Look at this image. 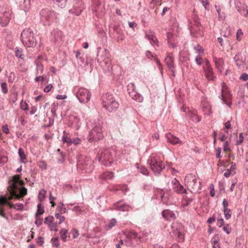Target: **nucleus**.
Returning a JSON list of instances; mask_svg holds the SVG:
<instances>
[{
  "mask_svg": "<svg viewBox=\"0 0 248 248\" xmlns=\"http://www.w3.org/2000/svg\"><path fill=\"white\" fill-rule=\"evenodd\" d=\"M91 96V93L84 88H79L77 93V97L81 103L88 102L90 100Z\"/></svg>",
  "mask_w": 248,
  "mask_h": 248,
  "instance_id": "9b49d317",
  "label": "nucleus"
},
{
  "mask_svg": "<svg viewBox=\"0 0 248 248\" xmlns=\"http://www.w3.org/2000/svg\"><path fill=\"white\" fill-rule=\"evenodd\" d=\"M224 220L221 216H220V218H217V225L219 227H221L224 225Z\"/></svg>",
  "mask_w": 248,
  "mask_h": 248,
  "instance_id": "680f3d73",
  "label": "nucleus"
},
{
  "mask_svg": "<svg viewBox=\"0 0 248 248\" xmlns=\"http://www.w3.org/2000/svg\"><path fill=\"white\" fill-rule=\"evenodd\" d=\"M172 189L174 192L179 194H187L186 189L184 188L178 180L174 178L172 180Z\"/></svg>",
  "mask_w": 248,
  "mask_h": 248,
  "instance_id": "ddd939ff",
  "label": "nucleus"
},
{
  "mask_svg": "<svg viewBox=\"0 0 248 248\" xmlns=\"http://www.w3.org/2000/svg\"><path fill=\"white\" fill-rule=\"evenodd\" d=\"M32 31L30 29H24L21 34V40L23 44L27 47H34L36 45V40L34 37Z\"/></svg>",
  "mask_w": 248,
  "mask_h": 248,
  "instance_id": "39448f33",
  "label": "nucleus"
},
{
  "mask_svg": "<svg viewBox=\"0 0 248 248\" xmlns=\"http://www.w3.org/2000/svg\"><path fill=\"white\" fill-rule=\"evenodd\" d=\"M171 233H172L171 235L175 237L177 241L182 242L184 241L185 239L184 235L178 229L176 228L172 231Z\"/></svg>",
  "mask_w": 248,
  "mask_h": 248,
  "instance_id": "412c9836",
  "label": "nucleus"
},
{
  "mask_svg": "<svg viewBox=\"0 0 248 248\" xmlns=\"http://www.w3.org/2000/svg\"><path fill=\"white\" fill-rule=\"evenodd\" d=\"M244 140V137L243 135V133H241L239 134V140L236 141V144L237 145H240L241 144Z\"/></svg>",
  "mask_w": 248,
  "mask_h": 248,
  "instance_id": "bf43d9fd",
  "label": "nucleus"
},
{
  "mask_svg": "<svg viewBox=\"0 0 248 248\" xmlns=\"http://www.w3.org/2000/svg\"><path fill=\"white\" fill-rule=\"evenodd\" d=\"M18 154L21 159V162L24 163V160L26 159V156L22 148H20L18 149Z\"/></svg>",
  "mask_w": 248,
  "mask_h": 248,
  "instance_id": "473e14b6",
  "label": "nucleus"
},
{
  "mask_svg": "<svg viewBox=\"0 0 248 248\" xmlns=\"http://www.w3.org/2000/svg\"><path fill=\"white\" fill-rule=\"evenodd\" d=\"M213 60L215 63L216 68L220 73H221L223 70V65L224 62L223 59L221 58H214Z\"/></svg>",
  "mask_w": 248,
  "mask_h": 248,
  "instance_id": "393cba45",
  "label": "nucleus"
},
{
  "mask_svg": "<svg viewBox=\"0 0 248 248\" xmlns=\"http://www.w3.org/2000/svg\"><path fill=\"white\" fill-rule=\"evenodd\" d=\"M115 152L112 149H100L97 154V158L99 162L105 166L110 165Z\"/></svg>",
  "mask_w": 248,
  "mask_h": 248,
  "instance_id": "7ed1b4c3",
  "label": "nucleus"
},
{
  "mask_svg": "<svg viewBox=\"0 0 248 248\" xmlns=\"http://www.w3.org/2000/svg\"><path fill=\"white\" fill-rule=\"evenodd\" d=\"M216 10H217V12L218 13V18L220 19H221L222 20H224L225 18V16L224 14H223V15L221 14V10H220V9L218 7V8H217Z\"/></svg>",
  "mask_w": 248,
  "mask_h": 248,
  "instance_id": "5fc2aeb1",
  "label": "nucleus"
},
{
  "mask_svg": "<svg viewBox=\"0 0 248 248\" xmlns=\"http://www.w3.org/2000/svg\"><path fill=\"white\" fill-rule=\"evenodd\" d=\"M162 215L164 218L167 219H174L175 218V214L172 211H170V210H163L162 212Z\"/></svg>",
  "mask_w": 248,
  "mask_h": 248,
  "instance_id": "a878e982",
  "label": "nucleus"
},
{
  "mask_svg": "<svg viewBox=\"0 0 248 248\" xmlns=\"http://www.w3.org/2000/svg\"><path fill=\"white\" fill-rule=\"evenodd\" d=\"M57 151L60 152V153L58 154L59 156L57 157V162L59 163H62L65 160L64 156L62 153L60 152V149H58Z\"/></svg>",
  "mask_w": 248,
  "mask_h": 248,
  "instance_id": "4c0bfd02",
  "label": "nucleus"
},
{
  "mask_svg": "<svg viewBox=\"0 0 248 248\" xmlns=\"http://www.w3.org/2000/svg\"><path fill=\"white\" fill-rule=\"evenodd\" d=\"M67 233V230L66 229H61L60 232V233L61 234V237L63 241H66L67 240V239H66Z\"/></svg>",
  "mask_w": 248,
  "mask_h": 248,
  "instance_id": "58836bf2",
  "label": "nucleus"
},
{
  "mask_svg": "<svg viewBox=\"0 0 248 248\" xmlns=\"http://www.w3.org/2000/svg\"><path fill=\"white\" fill-rule=\"evenodd\" d=\"M219 241V236L218 234H215L211 240V242L213 243L214 244H217Z\"/></svg>",
  "mask_w": 248,
  "mask_h": 248,
  "instance_id": "6e6d98bb",
  "label": "nucleus"
},
{
  "mask_svg": "<svg viewBox=\"0 0 248 248\" xmlns=\"http://www.w3.org/2000/svg\"><path fill=\"white\" fill-rule=\"evenodd\" d=\"M240 79L247 81L248 79V74L246 73L242 74L240 77Z\"/></svg>",
  "mask_w": 248,
  "mask_h": 248,
  "instance_id": "0e129e2a",
  "label": "nucleus"
},
{
  "mask_svg": "<svg viewBox=\"0 0 248 248\" xmlns=\"http://www.w3.org/2000/svg\"><path fill=\"white\" fill-rule=\"evenodd\" d=\"M52 87L53 86L52 85V84H48L46 86V87L44 88V91L46 93H48L51 90Z\"/></svg>",
  "mask_w": 248,
  "mask_h": 248,
  "instance_id": "69168bd1",
  "label": "nucleus"
},
{
  "mask_svg": "<svg viewBox=\"0 0 248 248\" xmlns=\"http://www.w3.org/2000/svg\"><path fill=\"white\" fill-rule=\"evenodd\" d=\"M102 105L109 112L115 111L119 104L112 94L106 93L102 97Z\"/></svg>",
  "mask_w": 248,
  "mask_h": 248,
  "instance_id": "20e7f679",
  "label": "nucleus"
},
{
  "mask_svg": "<svg viewBox=\"0 0 248 248\" xmlns=\"http://www.w3.org/2000/svg\"><path fill=\"white\" fill-rule=\"evenodd\" d=\"M15 54H16V56L18 58H19L22 59L24 58V57H23L24 55L22 53V49L21 48H19V47L16 48Z\"/></svg>",
  "mask_w": 248,
  "mask_h": 248,
  "instance_id": "c9c22d12",
  "label": "nucleus"
},
{
  "mask_svg": "<svg viewBox=\"0 0 248 248\" xmlns=\"http://www.w3.org/2000/svg\"><path fill=\"white\" fill-rule=\"evenodd\" d=\"M190 20L192 21V22L193 23V25H197V27L198 26L201 25V23L199 21V18L197 15H195V14H193L192 16L191 19H189L188 21Z\"/></svg>",
  "mask_w": 248,
  "mask_h": 248,
  "instance_id": "c756f323",
  "label": "nucleus"
},
{
  "mask_svg": "<svg viewBox=\"0 0 248 248\" xmlns=\"http://www.w3.org/2000/svg\"><path fill=\"white\" fill-rule=\"evenodd\" d=\"M243 35V32L241 31V29H239L237 30V31L236 32V39L240 41V40H241V36H242Z\"/></svg>",
  "mask_w": 248,
  "mask_h": 248,
  "instance_id": "4d7b16f0",
  "label": "nucleus"
},
{
  "mask_svg": "<svg viewBox=\"0 0 248 248\" xmlns=\"http://www.w3.org/2000/svg\"><path fill=\"white\" fill-rule=\"evenodd\" d=\"M185 182L188 190L192 193L199 192L201 188V183L198 181L197 177L192 174H188L185 178Z\"/></svg>",
  "mask_w": 248,
  "mask_h": 248,
  "instance_id": "f03ea898",
  "label": "nucleus"
},
{
  "mask_svg": "<svg viewBox=\"0 0 248 248\" xmlns=\"http://www.w3.org/2000/svg\"><path fill=\"white\" fill-rule=\"evenodd\" d=\"M11 18V14L9 12H5L0 16V23L2 26L7 25Z\"/></svg>",
  "mask_w": 248,
  "mask_h": 248,
  "instance_id": "f3484780",
  "label": "nucleus"
},
{
  "mask_svg": "<svg viewBox=\"0 0 248 248\" xmlns=\"http://www.w3.org/2000/svg\"><path fill=\"white\" fill-rule=\"evenodd\" d=\"M8 190L10 193L8 200L13 199H20L27 193V189L24 187V182L21 179L20 175H15L13 176L12 180L8 181Z\"/></svg>",
  "mask_w": 248,
  "mask_h": 248,
  "instance_id": "f257e3e1",
  "label": "nucleus"
},
{
  "mask_svg": "<svg viewBox=\"0 0 248 248\" xmlns=\"http://www.w3.org/2000/svg\"><path fill=\"white\" fill-rule=\"evenodd\" d=\"M166 137L168 140V141L171 144L175 145L177 144H182V141L179 139L177 137L172 135L170 133H169L166 135Z\"/></svg>",
  "mask_w": 248,
  "mask_h": 248,
  "instance_id": "6ab92c4d",
  "label": "nucleus"
},
{
  "mask_svg": "<svg viewBox=\"0 0 248 248\" xmlns=\"http://www.w3.org/2000/svg\"><path fill=\"white\" fill-rule=\"evenodd\" d=\"M190 117L192 119V120L196 123L199 122L201 121V119L199 118V117L193 113H191Z\"/></svg>",
  "mask_w": 248,
  "mask_h": 248,
  "instance_id": "49530a36",
  "label": "nucleus"
},
{
  "mask_svg": "<svg viewBox=\"0 0 248 248\" xmlns=\"http://www.w3.org/2000/svg\"><path fill=\"white\" fill-rule=\"evenodd\" d=\"M34 62L36 64V75L42 74L44 71V67L43 64L37 60H36Z\"/></svg>",
  "mask_w": 248,
  "mask_h": 248,
  "instance_id": "c85d7f7f",
  "label": "nucleus"
},
{
  "mask_svg": "<svg viewBox=\"0 0 248 248\" xmlns=\"http://www.w3.org/2000/svg\"><path fill=\"white\" fill-rule=\"evenodd\" d=\"M109 34L111 38L117 40V41H123L124 39L123 31L118 25H109Z\"/></svg>",
  "mask_w": 248,
  "mask_h": 248,
  "instance_id": "0eeeda50",
  "label": "nucleus"
},
{
  "mask_svg": "<svg viewBox=\"0 0 248 248\" xmlns=\"http://www.w3.org/2000/svg\"><path fill=\"white\" fill-rule=\"evenodd\" d=\"M211 107L209 106H206L203 107V111L206 113L208 115H210L211 111L210 110Z\"/></svg>",
  "mask_w": 248,
  "mask_h": 248,
  "instance_id": "864d4df0",
  "label": "nucleus"
},
{
  "mask_svg": "<svg viewBox=\"0 0 248 248\" xmlns=\"http://www.w3.org/2000/svg\"><path fill=\"white\" fill-rule=\"evenodd\" d=\"M101 64V65L104 67L105 70L109 71L110 69H111V60L110 58H108L105 60L103 61L102 62H99Z\"/></svg>",
  "mask_w": 248,
  "mask_h": 248,
  "instance_id": "bb28decb",
  "label": "nucleus"
},
{
  "mask_svg": "<svg viewBox=\"0 0 248 248\" xmlns=\"http://www.w3.org/2000/svg\"><path fill=\"white\" fill-rule=\"evenodd\" d=\"M60 214H61L60 213V212H59V213H56V214H55V217H56L57 218L59 219V224L62 223V222L64 220V219H65V217H63V216H61L60 215Z\"/></svg>",
  "mask_w": 248,
  "mask_h": 248,
  "instance_id": "09e8293b",
  "label": "nucleus"
},
{
  "mask_svg": "<svg viewBox=\"0 0 248 248\" xmlns=\"http://www.w3.org/2000/svg\"><path fill=\"white\" fill-rule=\"evenodd\" d=\"M124 239V244L127 246L133 247L139 244L141 242V236H138L137 232L133 231L128 232L125 233Z\"/></svg>",
  "mask_w": 248,
  "mask_h": 248,
  "instance_id": "423d86ee",
  "label": "nucleus"
},
{
  "mask_svg": "<svg viewBox=\"0 0 248 248\" xmlns=\"http://www.w3.org/2000/svg\"><path fill=\"white\" fill-rule=\"evenodd\" d=\"M40 14V21L44 26L49 25L56 16V13L48 9L42 10Z\"/></svg>",
  "mask_w": 248,
  "mask_h": 248,
  "instance_id": "6e6552de",
  "label": "nucleus"
},
{
  "mask_svg": "<svg viewBox=\"0 0 248 248\" xmlns=\"http://www.w3.org/2000/svg\"><path fill=\"white\" fill-rule=\"evenodd\" d=\"M140 172L145 175H147L148 174V170L146 168L142 166H141L140 168Z\"/></svg>",
  "mask_w": 248,
  "mask_h": 248,
  "instance_id": "e2e57ef3",
  "label": "nucleus"
},
{
  "mask_svg": "<svg viewBox=\"0 0 248 248\" xmlns=\"http://www.w3.org/2000/svg\"><path fill=\"white\" fill-rule=\"evenodd\" d=\"M232 170L231 169H228L224 173V176L225 177H229L230 175L232 174Z\"/></svg>",
  "mask_w": 248,
  "mask_h": 248,
  "instance_id": "338daca9",
  "label": "nucleus"
},
{
  "mask_svg": "<svg viewBox=\"0 0 248 248\" xmlns=\"http://www.w3.org/2000/svg\"><path fill=\"white\" fill-rule=\"evenodd\" d=\"M8 200L4 196H0V205H3L6 204Z\"/></svg>",
  "mask_w": 248,
  "mask_h": 248,
  "instance_id": "603ef678",
  "label": "nucleus"
},
{
  "mask_svg": "<svg viewBox=\"0 0 248 248\" xmlns=\"http://www.w3.org/2000/svg\"><path fill=\"white\" fill-rule=\"evenodd\" d=\"M145 37L149 40L150 43L152 45H157L158 41L156 37L154 35V33L151 31H149L146 33Z\"/></svg>",
  "mask_w": 248,
  "mask_h": 248,
  "instance_id": "5701e85b",
  "label": "nucleus"
},
{
  "mask_svg": "<svg viewBox=\"0 0 248 248\" xmlns=\"http://www.w3.org/2000/svg\"><path fill=\"white\" fill-rule=\"evenodd\" d=\"M147 163L150 165L152 170L155 173H159L165 168L163 163L161 161H158L154 156H150L147 160Z\"/></svg>",
  "mask_w": 248,
  "mask_h": 248,
  "instance_id": "1a4fd4ad",
  "label": "nucleus"
},
{
  "mask_svg": "<svg viewBox=\"0 0 248 248\" xmlns=\"http://www.w3.org/2000/svg\"><path fill=\"white\" fill-rule=\"evenodd\" d=\"M58 104L53 103V104L52 105L51 111L52 116L54 117L56 116V109H57V108L58 107Z\"/></svg>",
  "mask_w": 248,
  "mask_h": 248,
  "instance_id": "a18cd8bd",
  "label": "nucleus"
},
{
  "mask_svg": "<svg viewBox=\"0 0 248 248\" xmlns=\"http://www.w3.org/2000/svg\"><path fill=\"white\" fill-rule=\"evenodd\" d=\"M45 212L43 207H42L41 203H38L37 205V210L36 213V216L42 215Z\"/></svg>",
  "mask_w": 248,
  "mask_h": 248,
  "instance_id": "ea45409f",
  "label": "nucleus"
},
{
  "mask_svg": "<svg viewBox=\"0 0 248 248\" xmlns=\"http://www.w3.org/2000/svg\"><path fill=\"white\" fill-rule=\"evenodd\" d=\"M1 88L2 91L5 94L8 92L7 83L6 82H2L1 83Z\"/></svg>",
  "mask_w": 248,
  "mask_h": 248,
  "instance_id": "3c124183",
  "label": "nucleus"
},
{
  "mask_svg": "<svg viewBox=\"0 0 248 248\" xmlns=\"http://www.w3.org/2000/svg\"><path fill=\"white\" fill-rule=\"evenodd\" d=\"M195 61L196 63L199 65H201L202 63V58L200 56H198L196 57Z\"/></svg>",
  "mask_w": 248,
  "mask_h": 248,
  "instance_id": "774afa93",
  "label": "nucleus"
},
{
  "mask_svg": "<svg viewBox=\"0 0 248 248\" xmlns=\"http://www.w3.org/2000/svg\"><path fill=\"white\" fill-rule=\"evenodd\" d=\"M223 230L226 232L227 234H230L231 232V228L229 224H227L223 226Z\"/></svg>",
  "mask_w": 248,
  "mask_h": 248,
  "instance_id": "8fccbe9b",
  "label": "nucleus"
},
{
  "mask_svg": "<svg viewBox=\"0 0 248 248\" xmlns=\"http://www.w3.org/2000/svg\"><path fill=\"white\" fill-rule=\"evenodd\" d=\"M50 229L51 231L54 230L55 232H57L58 231V229L57 228V225L56 223H55L53 222L50 226H49Z\"/></svg>",
  "mask_w": 248,
  "mask_h": 248,
  "instance_id": "052dcab7",
  "label": "nucleus"
},
{
  "mask_svg": "<svg viewBox=\"0 0 248 248\" xmlns=\"http://www.w3.org/2000/svg\"><path fill=\"white\" fill-rule=\"evenodd\" d=\"M204 72L205 76L209 80H214L215 78L213 68L211 67H203Z\"/></svg>",
  "mask_w": 248,
  "mask_h": 248,
  "instance_id": "4be33fe9",
  "label": "nucleus"
},
{
  "mask_svg": "<svg viewBox=\"0 0 248 248\" xmlns=\"http://www.w3.org/2000/svg\"><path fill=\"white\" fill-rule=\"evenodd\" d=\"M158 193L161 196V201L163 202L166 203L167 201L166 200V197H165V193L164 191L162 189L159 190Z\"/></svg>",
  "mask_w": 248,
  "mask_h": 248,
  "instance_id": "de8ad7c7",
  "label": "nucleus"
},
{
  "mask_svg": "<svg viewBox=\"0 0 248 248\" xmlns=\"http://www.w3.org/2000/svg\"><path fill=\"white\" fill-rule=\"evenodd\" d=\"M224 214L225 215V218L228 220L231 217V214L230 213L231 210L229 208L224 209Z\"/></svg>",
  "mask_w": 248,
  "mask_h": 248,
  "instance_id": "37998d69",
  "label": "nucleus"
},
{
  "mask_svg": "<svg viewBox=\"0 0 248 248\" xmlns=\"http://www.w3.org/2000/svg\"><path fill=\"white\" fill-rule=\"evenodd\" d=\"M221 97L222 103L230 107L232 104L231 102L228 103L227 100L231 99L232 95L228 91L227 87L225 85L222 86Z\"/></svg>",
  "mask_w": 248,
  "mask_h": 248,
  "instance_id": "4468645a",
  "label": "nucleus"
},
{
  "mask_svg": "<svg viewBox=\"0 0 248 248\" xmlns=\"http://www.w3.org/2000/svg\"><path fill=\"white\" fill-rule=\"evenodd\" d=\"M54 217L52 216H48L45 218L44 223L48 226L53 222Z\"/></svg>",
  "mask_w": 248,
  "mask_h": 248,
  "instance_id": "79ce46f5",
  "label": "nucleus"
},
{
  "mask_svg": "<svg viewBox=\"0 0 248 248\" xmlns=\"http://www.w3.org/2000/svg\"><path fill=\"white\" fill-rule=\"evenodd\" d=\"M53 1L56 2L59 7L63 8L65 6L67 0H53Z\"/></svg>",
  "mask_w": 248,
  "mask_h": 248,
  "instance_id": "e433bc0d",
  "label": "nucleus"
},
{
  "mask_svg": "<svg viewBox=\"0 0 248 248\" xmlns=\"http://www.w3.org/2000/svg\"><path fill=\"white\" fill-rule=\"evenodd\" d=\"M113 173L110 171L106 172L101 175L103 179H111L113 177Z\"/></svg>",
  "mask_w": 248,
  "mask_h": 248,
  "instance_id": "2f4dec72",
  "label": "nucleus"
},
{
  "mask_svg": "<svg viewBox=\"0 0 248 248\" xmlns=\"http://www.w3.org/2000/svg\"><path fill=\"white\" fill-rule=\"evenodd\" d=\"M241 54H238L235 55L234 59H235V61L236 63V65L238 66L239 67L244 62L242 60H240V57H241Z\"/></svg>",
  "mask_w": 248,
  "mask_h": 248,
  "instance_id": "f704fd0d",
  "label": "nucleus"
},
{
  "mask_svg": "<svg viewBox=\"0 0 248 248\" xmlns=\"http://www.w3.org/2000/svg\"><path fill=\"white\" fill-rule=\"evenodd\" d=\"M58 208L59 209V212H60L61 214H64L66 212V209L62 202L59 203L58 205Z\"/></svg>",
  "mask_w": 248,
  "mask_h": 248,
  "instance_id": "a19ab883",
  "label": "nucleus"
},
{
  "mask_svg": "<svg viewBox=\"0 0 248 248\" xmlns=\"http://www.w3.org/2000/svg\"><path fill=\"white\" fill-rule=\"evenodd\" d=\"M183 204L185 206H188L191 202L194 200V197L193 196L188 197L186 195L183 196Z\"/></svg>",
  "mask_w": 248,
  "mask_h": 248,
  "instance_id": "cd10ccee",
  "label": "nucleus"
},
{
  "mask_svg": "<svg viewBox=\"0 0 248 248\" xmlns=\"http://www.w3.org/2000/svg\"><path fill=\"white\" fill-rule=\"evenodd\" d=\"M77 166L78 167H82V169L85 170L87 172H91L93 169V161L89 158L79 160L77 162Z\"/></svg>",
  "mask_w": 248,
  "mask_h": 248,
  "instance_id": "f8f14e48",
  "label": "nucleus"
},
{
  "mask_svg": "<svg viewBox=\"0 0 248 248\" xmlns=\"http://www.w3.org/2000/svg\"><path fill=\"white\" fill-rule=\"evenodd\" d=\"M103 138V135L102 129L99 126H95L90 132L89 135V141L93 142L102 140Z\"/></svg>",
  "mask_w": 248,
  "mask_h": 248,
  "instance_id": "9d476101",
  "label": "nucleus"
},
{
  "mask_svg": "<svg viewBox=\"0 0 248 248\" xmlns=\"http://www.w3.org/2000/svg\"><path fill=\"white\" fill-rule=\"evenodd\" d=\"M116 223V220L115 219L113 218L111 219L108 224H107L105 225V228L107 230H110L111 229L113 226H115V224Z\"/></svg>",
  "mask_w": 248,
  "mask_h": 248,
  "instance_id": "72a5a7b5",
  "label": "nucleus"
},
{
  "mask_svg": "<svg viewBox=\"0 0 248 248\" xmlns=\"http://www.w3.org/2000/svg\"><path fill=\"white\" fill-rule=\"evenodd\" d=\"M109 57V53L106 49L98 47L97 48V60L98 62H102Z\"/></svg>",
  "mask_w": 248,
  "mask_h": 248,
  "instance_id": "2eb2a0df",
  "label": "nucleus"
},
{
  "mask_svg": "<svg viewBox=\"0 0 248 248\" xmlns=\"http://www.w3.org/2000/svg\"><path fill=\"white\" fill-rule=\"evenodd\" d=\"M165 62L167 65L168 68L173 73V75H174V66L172 58L171 56H169L166 58Z\"/></svg>",
  "mask_w": 248,
  "mask_h": 248,
  "instance_id": "b1692460",
  "label": "nucleus"
},
{
  "mask_svg": "<svg viewBox=\"0 0 248 248\" xmlns=\"http://www.w3.org/2000/svg\"><path fill=\"white\" fill-rule=\"evenodd\" d=\"M52 245L53 247L58 248L59 247V242L58 237L53 238L51 239Z\"/></svg>",
  "mask_w": 248,
  "mask_h": 248,
  "instance_id": "c03bdc74",
  "label": "nucleus"
},
{
  "mask_svg": "<svg viewBox=\"0 0 248 248\" xmlns=\"http://www.w3.org/2000/svg\"><path fill=\"white\" fill-rule=\"evenodd\" d=\"M202 25L198 26L193 25L192 21L190 20L188 22V29L189 30L191 34L193 36H196L197 35H202V32L201 31V28Z\"/></svg>",
  "mask_w": 248,
  "mask_h": 248,
  "instance_id": "dca6fc26",
  "label": "nucleus"
},
{
  "mask_svg": "<svg viewBox=\"0 0 248 248\" xmlns=\"http://www.w3.org/2000/svg\"><path fill=\"white\" fill-rule=\"evenodd\" d=\"M171 233H172L171 235L175 237L177 241L182 242L184 241L185 239L184 235L178 229L176 228L172 231Z\"/></svg>",
  "mask_w": 248,
  "mask_h": 248,
  "instance_id": "aec40b11",
  "label": "nucleus"
},
{
  "mask_svg": "<svg viewBox=\"0 0 248 248\" xmlns=\"http://www.w3.org/2000/svg\"><path fill=\"white\" fill-rule=\"evenodd\" d=\"M46 191L44 189L41 190L38 194V199L40 202H42L46 197Z\"/></svg>",
  "mask_w": 248,
  "mask_h": 248,
  "instance_id": "7c9ffc66",
  "label": "nucleus"
},
{
  "mask_svg": "<svg viewBox=\"0 0 248 248\" xmlns=\"http://www.w3.org/2000/svg\"><path fill=\"white\" fill-rule=\"evenodd\" d=\"M223 150L224 152H226L230 150V148L229 147V143L228 141H226L224 142Z\"/></svg>",
  "mask_w": 248,
  "mask_h": 248,
  "instance_id": "13d9d810",
  "label": "nucleus"
},
{
  "mask_svg": "<svg viewBox=\"0 0 248 248\" xmlns=\"http://www.w3.org/2000/svg\"><path fill=\"white\" fill-rule=\"evenodd\" d=\"M113 207L114 209L122 211H128L130 208V206L122 202H118L114 203Z\"/></svg>",
  "mask_w": 248,
  "mask_h": 248,
  "instance_id": "a211bd4d",
  "label": "nucleus"
}]
</instances>
